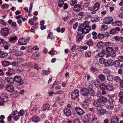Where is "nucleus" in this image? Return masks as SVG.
Wrapping results in <instances>:
<instances>
[{
	"instance_id": "1",
	"label": "nucleus",
	"mask_w": 123,
	"mask_h": 123,
	"mask_svg": "<svg viewBox=\"0 0 123 123\" xmlns=\"http://www.w3.org/2000/svg\"><path fill=\"white\" fill-rule=\"evenodd\" d=\"M100 88L102 90L107 89L110 91H112L113 89V86L111 85L107 84L105 85L104 84H101L100 86Z\"/></svg>"
},
{
	"instance_id": "2",
	"label": "nucleus",
	"mask_w": 123,
	"mask_h": 123,
	"mask_svg": "<svg viewBox=\"0 0 123 123\" xmlns=\"http://www.w3.org/2000/svg\"><path fill=\"white\" fill-rule=\"evenodd\" d=\"M93 114H86L85 116H83L81 117V120L84 123H87L88 121L91 119V116H92Z\"/></svg>"
},
{
	"instance_id": "3",
	"label": "nucleus",
	"mask_w": 123,
	"mask_h": 123,
	"mask_svg": "<svg viewBox=\"0 0 123 123\" xmlns=\"http://www.w3.org/2000/svg\"><path fill=\"white\" fill-rule=\"evenodd\" d=\"M79 91L78 89H75L73 91L71 94V98L73 99H75L77 98L79 94Z\"/></svg>"
},
{
	"instance_id": "4",
	"label": "nucleus",
	"mask_w": 123,
	"mask_h": 123,
	"mask_svg": "<svg viewBox=\"0 0 123 123\" xmlns=\"http://www.w3.org/2000/svg\"><path fill=\"white\" fill-rule=\"evenodd\" d=\"M14 78L15 81L18 83L19 86H20L23 84V81L19 76H15L14 77Z\"/></svg>"
},
{
	"instance_id": "5",
	"label": "nucleus",
	"mask_w": 123,
	"mask_h": 123,
	"mask_svg": "<svg viewBox=\"0 0 123 123\" xmlns=\"http://www.w3.org/2000/svg\"><path fill=\"white\" fill-rule=\"evenodd\" d=\"M0 33L2 36L4 37L6 36L9 34V29L6 27L2 28L1 30Z\"/></svg>"
},
{
	"instance_id": "6",
	"label": "nucleus",
	"mask_w": 123,
	"mask_h": 123,
	"mask_svg": "<svg viewBox=\"0 0 123 123\" xmlns=\"http://www.w3.org/2000/svg\"><path fill=\"white\" fill-rule=\"evenodd\" d=\"M113 19L112 17H107L105 18L104 20V24H108L111 23L113 21Z\"/></svg>"
},
{
	"instance_id": "7",
	"label": "nucleus",
	"mask_w": 123,
	"mask_h": 123,
	"mask_svg": "<svg viewBox=\"0 0 123 123\" xmlns=\"http://www.w3.org/2000/svg\"><path fill=\"white\" fill-rule=\"evenodd\" d=\"M91 116V119L92 120L91 121L90 123H100L95 114H93L92 116Z\"/></svg>"
},
{
	"instance_id": "8",
	"label": "nucleus",
	"mask_w": 123,
	"mask_h": 123,
	"mask_svg": "<svg viewBox=\"0 0 123 123\" xmlns=\"http://www.w3.org/2000/svg\"><path fill=\"white\" fill-rule=\"evenodd\" d=\"M8 71L6 73V74L7 76H11L14 73L15 71L14 69L9 67H8Z\"/></svg>"
},
{
	"instance_id": "9",
	"label": "nucleus",
	"mask_w": 123,
	"mask_h": 123,
	"mask_svg": "<svg viewBox=\"0 0 123 123\" xmlns=\"http://www.w3.org/2000/svg\"><path fill=\"white\" fill-rule=\"evenodd\" d=\"M113 61L112 59H110L107 60V62H105L104 66L106 67H109V66H111L113 65Z\"/></svg>"
},
{
	"instance_id": "10",
	"label": "nucleus",
	"mask_w": 123,
	"mask_h": 123,
	"mask_svg": "<svg viewBox=\"0 0 123 123\" xmlns=\"http://www.w3.org/2000/svg\"><path fill=\"white\" fill-rule=\"evenodd\" d=\"M0 97L1 101L4 102H6L8 100V96L6 94H2L1 95Z\"/></svg>"
},
{
	"instance_id": "11",
	"label": "nucleus",
	"mask_w": 123,
	"mask_h": 123,
	"mask_svg": "<svg viewBox=\"0 0 123 123\" xmlns=\"http://www.w3.org/2000/svg\"><path fill=\"white\" fill-rule=\"evenodd\" d=\"M75 110L77 114L79 115L83 114L84 113L83 110L79 107H75Z\"/></svg>"
},
{
	"instance_id": "12",
	"label": "nucleus",
	"mask_w": 123,
	"mask_h": 123,
	"mask_svg": "<svg viewBox=\"0 0 123 123\" xmlns=\"http://www.w3.org/2000/svg\"><path fill=\"white\" fill-rule=\"evenodd\" d=\"M98 99L99 103L102 104L106 103L107 101L106 98L104 96L100 97Z\"/></svg>"
},
{
	"instance_id": "13",
	"label": "nucleus",
	"mask_w": 123,
	"mask_h": 123,
	"mask_svg": "<svg viewBox=\"0 0 123 123\" xmlns=\"http://www.w3.org/2000/svg\"><path fill=\"white\" fill-rule=\"evenodd\" d=\"M27 41L25 39L21 38L18 41V43L19 45H25L27 43Z\"/></svg>"
},
{
	"instance_id": "14",
	"label": "nucleus",
	"mask_w": 123,
	"mask_h": 123,
	"mask_svg": "<svg viewBox=\"0 0 123 123\" xmlns=\"http://www.w3.org/2000/svg\"><path fill=\"white\" fill-rule=\"evenodd\" d=\"M89 92V91L88 87L87 89L84 88L81 90V94L83 96H87L88 95V94Z\"/></svg>"
},
{
	"instance_id": "15",
	"label": "nucleus",
	"mask_w": 123,
	"mask_h": 123,
	"mask_svg": "<svg viewBox=\"0 0 123 123\" xmlns=\"http://www.w3.org/2000/svg\"><path fill=\"white\" fill-rule=\"evenodd\" d=\"M64 113L65 114L66 116L68 117L70 116L71 114V111L69 109L65 108L64 110Z\"/></svg>"
},
{
	"instance_id": "16",
	"label": "nucleus",
	"mask_w": 123,
	"mask_h": 123,
	"mask_svg": "<svg viewBox=\"0 0 123 123\" xmlns=\"http://www.w3.org/2000/svg\"><path fill=\"white\" fill-rule=\"evenodd\" d=\"M119 118L116 116H113L111 119V122L112 123H118Z\"/></svg>"
},
{
	"instance_id": "17",
	"label": "nucleus",
	"mask_w": 123,
	"mask_h": 123,
	"mask_svg": "<svg viewBox=\"0 0 123 123\" xmlns=\"http://www.w3.org/2000/svg\"><path fill=\"white\" fill-rule=\"evenodd\" d=\"M109 98L107 100L108 103L109 104H112L113 103L114 99V96L112 95L108 96Z\"/></svg>"
},
{
	"instance_id": "18",
	"label": "nucleus",
	"mask_w": 123,
	"mask_h": 123,
	"mask_svg": "<svg viewBox=\"0 0 123 123\" xmlns=\"http://www.w3.org/2000/svg\"><path fill=\"white\" fill-rule=\"evenodd\" d=\"M82 6L80 5H75L74 7V10L76 11H78L82 9Z\"/></svg>"
},
{
	"instance_id": "19",
	"label": "nucleus",
	"mask_w": 123,
	"mask_h": 123,
	"mask_svg": "<svg viewBox=\"0 0 123 123\" xmlns=\"http://www.w3.org/2000/svg\"><path fill=\"white\" fill-rule=\"evenodd\" d=\"M91 21L92 22H96L99 20V18L97 16H93L91 18Z\"/></svg>"
},
{
	"instance_id": "20",
	"label": "nucleus",
	"mask_w": 123,
	"mask_h": 123,
	"mask_svg": "<svg viewBox=\"0 0 123 123\" xmlns=\"http://www.w3.org/2000/svg\"><path fill=\"white\" fill-rule=\"evenodd\" d=\"M6 88L8 91L10 92H12L14 90L13 87L11 85H6Z\"/></svg>"
},
{
	"instance_id": "21",
	"label": "nucleus",
	"mask_w": 123,
	"mask_h": 123,
	"mask_svg": "<svg viewBox=\"0 0 123 123\" xmlns=\"http://www.w3.org/2000/svg\"><path fill=\"white\" fill-rule=\"evenodd\" d=\"M83 27L84 33V34L88 33L91 30L90 27L89 26H86Z\"/></svg>"
},
{
	"instance_id": "22",
	"label": "nucleus",
	"mask_w": 123,
	"mask_h": 123,
	"mask_svg": "<svg viewBox=\"0 0 123 123\" xmlns=\"http://www.w3.org/2000/svg\"><path fill=\"white\" fill-rule=\"evenodd\" d=\"M100 4L99 3L97 2L92 7V9L93 11H97L98 10L100 6Z\"/></svg>"
},
{
	"instance_id": "23",
	"label": "nucleus",
	"mask_w": 123,
	"mask_h": 123,
	"mask_svg": "<svg viewBox=\"0 0 123 123\" xmlns=\"http://www.w3.org/2000/svg\"><path fill=\"white\" fill-rule=\"evenodd\" d=\"M2 66L4 67H7L10 65L11 63L10 62L7 61H3L2 62Z\"/></svg>"
},
{
	"instance_id": "24",
	"label": "nucleus",
	"mask_w": 123,
	"mask_h": 123,
	"mask_svg": "<svg viewBox=\"0 0 123 123\" xmlns=\"http://www.w3.org/2000/svg\"><path fill=\"white\" fill-rule=\"evenodd\" d=\"M7 82L8 83L11 84H13L14 83L13 79L10 77H8L6 78Z\"/></svg>"
},
{
	"instance_id": "25",
	"label": "nucleus",
	"mask_w": 123,
	"mask_h": 123,
	"mask_svg": "<svg viewBox=\"0 0 123 123\" xmlns=\"http://www.w3.org/2000/svg\"><path fill=\"white\" fill-rule=\"evenodd\" d=\"M89 92L91 95L92 96H94L95 94V91L93 90L92 86H91L90 87H88Z\"/></svg>"
},
{
	"instance_id": "26",
	"label": "nucleus",
	"mask_w": 123,
	"mask_h": 123,
	"mask_svg": "<svg viewBox=\"0 0 123 123\" xmlns=\"http://www.w3.org/2000/svg\"><path fill=\"white\" fill-rule=\"evenodd\" d=\"M113 65L116 68H118L120 66V62L118 60L115 61L114 62H113Z\"/></svg>"
},
{
	"instance_id": "27",
	"label": "nucleus",
	"mask_w": 123,
	"mask_h": 123,
	"mask_svg": "<svg viewBox=\"0 0 123 123\" xmlns=\"http://www.w3.org/2000/svg\"><path fill=\"white\" fill-rule=\"evenodd\" d=\"M90 101V100L88 99H86L84 101L83 103V107L85 108L87 107V105H86L87 103L89 102Z\"/></svg>"
},
{
	"instance_id": "28",
	"label": "nucleus",
	"mask_w": 123,
	"mask_h": 123,
	"mask_svg": "<svg viewBox=\"0 0 123 123\" xmlns=\"http://www.w3.org/2000/svg\"><path fill=\"white\" fill-rule=\"evenodd\" d=\"M32 121L33 122L37 123L39 121L38 117L37 116H34L31 118Z\"/></svg>"
},
{
	"instance_id": "29",
	"label": "nucleus",
	"mask_w": 123,
	"mask_h": 123,
	"mask_svg": "<svg viewBox=\"0 0 123 123\" xmlns=\"http://www.w3.org/2000/svg\"><path fill=\"white\" fill-rule=\"evenodd\" d=\"M100 104V103L98 101V100H94L93 102V105L96 106L97 107H100L101 105Z\"/></svg>"
},
{
	"instance_id": "30",
	"label": "nucleus",
	"mask_w": 123,
	"mask_h": 123,
	"mask_svg": "<svg viewBox=\"0 0 123 123\" xmlns=\"http://www.w3.org/2000/svg\"><path fill=\"white\" fill-rule=\"evenodd\" d=\"M6 85L4 81L2 80H0V87L1 89H3Z\"/></svg>"
},
{
	"instance_id": "31",
	"label": "nucleus",
	"mask_w": 123,
	"mask_h": 123,
	"mask_svg": "<svg viewBox=\"0 0 123 123\" xmlns=\"http://www.w3.org/2000/svg\"><path fill=\"white\" fill-rule=\"evenodd\" d=\"M78 31L77 32V34L78 35L82 34L84 33L83 28L81 27H79L78 28Z\"/></svg>"
},
{
	"instance_id": "32",
	"label": "nucleus",
	"mask_w": 123,
	"mask_h": 123,
	"mask_svg": "<svg viewBox=\"0 0 123 123\" xmlns=\"http://www.w3.org/2000/svg\"><path fill=\"white\" fill-rule=\"evenodd\" d=\"M98 78L101 81H104L105 78V76L103 74H99L98 76Z\"/></svg>"
},
{
	"instance_id": "33",
	"label": "nucleus",
	"mask_w": 123,
	"mask_h": 123,
	"mask_svg": "<svg viewBox=\"0 0 123 123\" xmlns=\"http://www.w3.org/2000/svg\"><path fill=\"white\" fill-rule=\"evenodd\" d=\"M50 71L49 70H44L43 71L41 74L43 75H45L48 74L50 72Z\"/></svg>"
},
{
	"instance_id": "34",
	"label": "nucleus",
	"mask_w": 123,
	"mask_h": 123,
	"mask_svg": "<svg viewBox=\"0 0 123 123\" xmlns=\"http://www.w3.org/2000/svg\"><path fill=\"white\" fill-rule=\"evenodd\" d=\"M105 45V43L103 42H98L97 44V46L99 48L102 47L103 46Z\"/></svg>"
},
{
	"instance_id": "35",
	"label": "nucleus",
	"mask_w": 123,
	"mask_h": 123,
	"mask_svg": "<svg viewBox=\"0 0 123 123\" xmlns=\"http://www.w3.org/2000/svg\"><path fill=\"white\" fill-rule=\"evenodd\" d=\"M58 3V6L59 7H62L64 4V2L63 0H59Z\"/></svg>"
},
{
	"instance_id": "36",
	"label": "nucleus",
	"mask_w": 123,
	"mask_h": 123,
	"mask_svg": "<svg viewBox=\"0 0 123 123\" xmlns=\"http://www.w3.org/2000/svg\"><path fill=\"white\" fill-rule=\"evenodd\" d=\"M7 53L2 51L0 57L2 58H5L7 56Z\"/></svg>"
},
{
	"instance_id": "37",
	"label": "nucleus",
	"mask_w": 123,
	"mask_h": 123,
	"mask_svg": "<svg viewBox=\"0 0 123 123\" xmlns=\"http://www.w3.org/2000/svg\"><path fill=\"white\" fill-rule=\"evenodd\" d=\"M9 44L8 42H5L3 44V46L5 49H8Z\"/></svg>"
},
{
	"instance_id": "38",
	"label": "nucleus",
	"mask_w": 123,
	"mask_h": 123,
	"mask_svg": "<svg viewBox=\"0 0 123 123\" xmlns=\"http://www.w3.org/2000/svg\"><path fill=\"white\" fill-rule=\"evenodd\" d=\"M103 72L104 74H109L110 73V70L108 69L107 68H106L103 69Z\"/></svg>"
},
{
	"instance_id": "39",
	"label": "nucleus",
	"mask_w": 123,
	"mask_h": 123,
	"mask_svg": "<svg viewBox=\"0 0 123 123\" xmlns=\"http://www.w3.org/2000/svg\"><path fill=\"white\" fill-rule=\"evenodd\" d=\"M114 80L116 82H119L121 81L120 78L118 76L115 77L114 78Z\"/></svg>"
},
{
	"instance_id": "40",
	"label": "nucleus",
	"mask_w": 123,
	"mask_h": 123,
	"mask_svg": "<svg viewBox=\"0 0 123 123\" xmlns=\"http://www.w3.org/2000/svg\"><path fill=\"white\" fill-rule=\"evenodd\" d=\"M99 62L101 64H104L105 62V59L103 57H101L99 59Z\"/></svg>"
},
{
	"instance_id": "41",
	"label": "nucleus",
	"mask_w": 123,
	"mask_h": 123,
	"mask_svg": "<svg viewBox=\"0 0 123 123\" xmlns=\"http://www.w3.org/2000/svg\"><path fill=\"white\" fill-rule=\"evenodd\" d=\"M49 105L48 104L44 105L43 106V109L44 111H45L47 110L49 107Z\"/></svg>"
},
{
	"instance_id": "42",
	"label": "nucleus",
	"mask_w": 123,
	"mask_h": 123,
	"mask_svg": "<svg viewBox=\"0 0 123 123\" xmlns=\"http://www.w3.org/2000/svg\"><path fill=\"white\" fill-rule=\"evenodd\" d=\"M15 54L16 56H20L23 55V52L18 51L15 52Z\"/></svg>"
},
{
	"instance_id": "43",
	"label": "nucleus",
	"mask_w": 123,
	"mask_h": 123,
	"mask_svg": "<svg viewBox=\"0 0 123 123\" xmlns=\"http://www.w3.org/2000/svg\"><path fill=\"white\" fill-rule=\"evenodd\" d=\"M17 47L16 46H14L11 48L10 50V52L13 53L16 51L17 50Z\"/></svg>"
},
{
	"instance_id": "44",
	"label": "nucleus",
	"mask_w": 123,
	"mask_h": 123,
	"mask_svg": "<svg viewBox=\"0 0 123 123\" xmlns=\"http://www.w3.org/2000/svg\"><path fill=\"white\" fill-rule=\"evenodd\" d=\"M72 1L70 2V4L71 6H74V5L76 4L77 2V0H72Z\"/></svg>"
},
{
	"instance_id": "45",
	"label": "nucleus",
	"mask_w": 123,
	"mask_h": 123,
	"mask_svg": "<svg viewBox=\"0 0 123 123\" xmlns=\"http://www.w3.org/2000/svg\"><path fill=\"white\" fill-rule=\"evenodd\" d=\"M98 38L102 39L104 37V34L101 33H99L98 34Z\"/></svg>"
},
{
	"instance_id": "46",
	"label": "nucleus",
	"mask_w": 123,
	"mask_h": 123,
	"mask_svg": "<svg viewBox=\"0 0 123 123\" xmlns=\"http://www.w3.org/2000/svg\"><path fill=\"white\" fill-rule=\"evenodd\" d=\"M106 110H105L103 109H100L99 111L98 112L101 115H102L106 112Z\"/></svg>"
},
{
	"instance_id": "47",
	"label": "nucleus",
	"mask_w": 123,
	"mask_h": 123,
	"mask_svg": "<svg viewBox=\"0 0 123 123\" xmlns=\"http://www.w3.org/2000/svg\"><path fill=\"white\" fill-rule=\"evenodd\" d=\"M113 78V76L111 75H109L107 77V79L109 81L112 80Z\"/></svg>"
},
{
	"instance_id": "48",
	"label": "nucleus",
	"mask_w": 123,
	"mask_h": 123,
	"mask_svg": "<svg viewBox=\"0 0 123 123\" xmlns=\"http://www.w3.org/2000/svg\"><path fill=\"white\" fill-rule=\"evenodd\" d=\"M38 55L36 53H34L32 55V58L34 60L37 59L38 58Z\"/></svg>"
},
{
	"instance_id": "49",
	"label": "nucleus",
	"mask_w": 123,
	"mask_h": 123,
	"mask_svg": "<svg viewBox=\"0 0 123 123\" xmlns=\"http://www.w3.org/2000/svg\"><path fill=\"white\" fill-rule=\"evenodd\" d=\"M9 7V5L6 4H3L1 6V8L3 9H7Z\"/></svg>"
},
{
	"instance_id": "50",
	"label": "nucleus",
	"mask_w": 123,
	"mask_h": 123,
	"mask_svg": "<svg viewBox=\"0 0 123 123\" xmlns=\"http://www.w3.org/2000/svg\"><path fill=\"white\" fill-rule=\"evenodd\" d=\"M24 114V111L23 110H20L18 113V115L20 117L23 116Z\"/></svg>"
},
{
	"instance_id": "51",
	"label": "nucleus",
	"mask_w": 123,
	"mask_h": 123,
	"mask_svg": "<svg viewBox=\"0 0 123 123\" xmlns=\"http://www.w3.org/2000/svg\"><path fill=\"white\" fill-rule=\"evenodd\" d=\"M91 70L93 71H95L98 70V69L95 67H92L91 68Z\"/></svg>"
},
{
	"instance_id": "52",
	"label": "nucleus",
	"mask_w": 123,
	"mask_h": 123,
	"mask_svg": "<svg viewBox=\"0 0 123 123\" xmlns=\"http://www.w3.org/2000/svg\"><path fill=\"white\" fill-rule=\"evenodd\" d=\"M91 53L90 52H86L85 53L86 56V57H90L91 56Z\"/></svg>"
},
{
	"instance_id": "53",
	"label": "nucleus",
	"mask_w": 123,
	"mask_h": 123,
	"mask_svg": "<svg viewBox=\"0 0 123 123\" xmlns=\"http://www.w3.org/2000/svg\"><path fill=\"white\" fill-rule=\"evenodd\" d=\"M116 21V25L117 26H119L121 25H122V22L121 21Z\"/></svg>"
},
{
	"instance_id": "54",
	"label": "nucleus",
	"mask_w": 123,
	"mask_h": 123,
	"mask_svg": "<svg viewBox=\"0 0 123 123\" xmlns=\"http://www.w3.org/2000/svg\"><path fill=\"white\" fill-rule=\"evenodd\" d=\"M88 22V21H85L82 24H81V26L83 27H84L86 26H88L87 25Z\"/></svg>"
},
{
	"instance_id": "55",
	"label": "nucleus",
	"mask_w": 123,
	"mask_h": 123,
	"mask_svg": "<svg viewBox=\"0 0 123 123\" xmlns=\"http://www.w3.org/2000/svg\"><path fill=\"white\" fill-rule=\"evenodd\" d=\"M94 84L96 86L99 85L100 87V82L98 80H96L94 83Z\"/></svg>"
},
{
	"instance_id": "56",
	"label": "nucleus",
	"mask_w": 123,
	"mask_h": 123,
	"mask_svg": "<svg viewBox=\"0 0 123 123\" xmlns=\"http://www.w3.org/2000/svg\"><path fill=\"white\" fill-rule=\"evenodd\" d=\"M104 55V53L103 52H99L98 54V56H97V57L98 56L100 57H103Z\"/></svg>"
},
{
	"instance_id": "57",
	"label": "nucleus",
	"mask_w": 123,
	"mask_h": 123,
	"mask_svg": "<svg viewBox=\"0 0 123 123\" xmlns=\"http://www.w3.org/2000/svg\"><path fill=\"white\" fill-rule=\"evenodd\" d=\"M0 24L4 25H6L4 21L1 19H0Z\"/></svg>"
},
{
	"instance_id": "58",
	"label": "nucleus",
	"mask_w": 123,
	"mask_h": 123,
	"mask_svg": "<svg viewBox=\"0 0 123 123\" xmlns=\"http://www.w3.org/2000/svg\"><path fill=\"white\" fill-rule=\"evenodd\" d=\"M118 60L119 62H122L123 61V56H119L118 58Z\"/></svg>"
},
{
	"instance_id": "59",
	"label": "nucleus",
	"mask_w": 123,
	"mask_h": 123,
	"mask_svg": "<svg viewBox=\"0 0 123 123\" xmlns=\"http://www.w3.org/2000/svg\"><path fill=\"white\" fill-rule=\"evenodd\" d=\"M93 43V42L91 41L87 42L86 43L87 45L89 46L92 45Z\"/></svg>"
},
{
	"instance_id": "60",
	"label": "nucleus",
	"mask_w": 123,
	"mask_h": 123,
	"mask_svg": "<svg viewBox=\"0 0 123 123\" xmlns=\"http://www.w3.org/2000/svg\"><path fill=\"white\" fill-rule=\"evenodd\" d=\"M116 32V31L114 29H111L110 32V33L112 34H115Z\"/></svg>"
},
{
	"instance_id": "61",
	"label": "nucleus",
	"mask_w": 123,
	"mask_h": 123,
	"mask_svg": "<svg viewBox=\"0 0 123 123\" xmlns=\"http://www.w3.org/2000/svg\"><path fill=\"white\" fill-rule=\"evenodd\" d=\"M119 101L121 104H123V96H121L120 97Z\"/></svg>"
},
{
	"instance_id": "62",
	"label": "nucleus",
	"mask_w": 123,
	"mask_h": 123,
	"mask_svg": "<svg viewBox=\"0 0 123 123\" xmlns=\"http://www.w3.org/2000/svg\"><path fill=\"white\" fill-rule=\"evenodd\" d=\"M29 75L31 77H35L36 76L35 74L33 72H31L29 74Z\"/></svg>"
},
{
	"instance_id": "63",
	"label": "nucleus",
	"mask_w": 123,
	"mask_h": 123,
	"mask_svg": "<svg viewBox=\"0 0 123 123\" xmlns=\"http://www.w3.org/2000/svg\"><path fill=\"white\" fill-rule=\"evenodd\" d=\"M63 93V92L62 90L57 91L56 92H55L54 93L55 94H60L62 93Z\"/></svg>"
},
{
	"instance_id": "64",
	"label": "nucleus",
	"mask_w": 123,
	"mask_h": 123,
	"mask_svg": "<svg viewBox=\"0 0 123 123\" xmlns=\"http://www.w3.org/2000/svg\"><path fill=\"white\" fill-rule=\"evenodd\" d=\"M83 38L82 36H79L78 37L77 41L78 42H80L82 40Z\"/></svg>"
}]
</instances>
